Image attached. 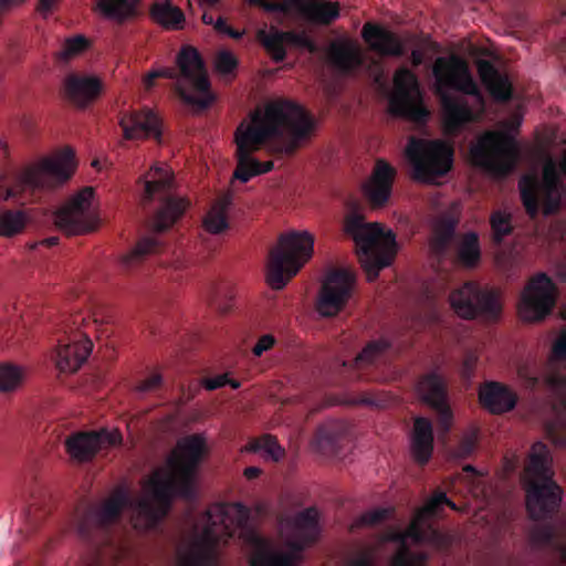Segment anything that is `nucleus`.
Segmentation results:
<instances>
[{
  "label": "nucleus",
  "mask_w": 566,
  "mask_h": 566,
  "mask_svg": "<svg viewBox=\"0 0 566 566\" xmlns=\"http://www.w3.org/2000/svg\"><path fill=\"white\" fill-rule=\"evenodd\" d=\"M313 128V118L301 105L289 99H274L263 109H255L250 115V123L242 122L235 130L237 167L233 177L245 184L254 176L271 171L273 161H259L252 154L271 140H285L275 151L291 155Z\"/></svg>",
  "instance_id": "f257e3e1"
},
{
  "label": "nucleus",
  "mask_w": 566,
  "mask_h": 566,
  "mask_svg": "<svg viewBox=\"0 0 566 566\" xmlns=\"http://www.w3.org/2000/svg\"><path fill=\"white\" fill-rule=\"evenodd\" d=\"M178 453L170 459L174 473L169 478L156 474L149 480L153 500L137 503V513L146 526H154L168 514L175 496L192 500L196 496L195 481L198 469L207 454L203 436L195 433L178 441Z\"/></svg>",
  "instance_id": "f03ea898"
},
{
  "label": "nucleus",
  "mask_w": 566,
  "mask_h": 566,
  "mask_svg": "<svg viewBox=\"0 0 566 566\" xmlns=\"http://www.w3.org/2000/svg\"><path fill=\"white\" fill-rule=\"evenodd\" d=\"M432 73L436 78V94L439 96L444 113L448 130L459 132L467 124L476 119V115L464 97L454 96L450 90L475 98L484 107V97L473 78L465 60L458 55L437 57Z\"/></svg>",
  "instance_id": "7ed1b4c3"
},
{
  "label": "nucleus",
  "mask_w": 566,
  "mask_h": 566,
  "mask_svg": "<svg viewBox=\"0 0 566 566\" xmlns=\"http://www.w3.org/2000/svg\"><path fill=\"white\" fill-rule=\"evenodd\" d=\"M250 518V510L242 503H216L203 516L202 532L190 547L178 556L177 566H217L218 546L234 537Z\"/></svg>",
  "instance_id": "20e7f679"
},
{
  "label": "nucleus",
  "mask_w": 566,
  "mask_h": 566,
  "mask_svg": "<svg viewBox=\"0 0 566 566\" xmlns=\"http://www.w3.org/2000/svg\"><path fill=\"white\" fill-rule=\"evenodd\" d=\"M176 67L151 70L144 78V87L149 91L157 78L175 80V91L180 99L196 111H205L211 106L214 95L199 51L191 45H184L176 56Z\"/></svg>",
  "instance_id": "39448f33"
},
{
  "label": "nucleus",
  "mask_w": 566,
  "mask_h": 566,
  "mask_svg": "<svg viewBox=\"0 0 566 566\" xmlns=\"http://www.w3.org/2000/svg\"><path fill=\"white\" fill-rule=\"evenodd\" d=\"M553 476L549 449L537 441L532 446L524 479L526 509L534 521L552 517L560 506L563 490Z\"/></svg>",
  "instance_id": "423d86ee"
},
{
  "label": "nucleus",
  "mask_w": 566,
  "mask_h": 566,
  "mask_svg": "<svg viewBox=\"0 0 566 566\" xmlns=\"http://www.w3.org/2000/svg\"><path fill=\"white\" fill-rule=\"evenodd\" d=\"M345 232L354 240L356 253L368 281L378 277L380 270L390 265L396 252V235L379 223H366L357 212L345 219Z\"/></svg>",
  "instance_id": "0eeeda50"
},
{
  "label": "nucleus",
  "mask_w": 566,
  "mask_h": 566,
  "mask_svg": "<svg viewBox=\"0 0 566 566\" xmlns=\"http://www.w3.org/2000/svg\"><path fill=\"white\" fill-rule=\"evenodd\" d=\"M314 237L307 231H291L280 235L269 254L268 282L274 290L283 289L312 258Z\"/></svg>",
  "instance_id": "6e6552de"
},
{
  "label": "nucleus",
  "mask_w": 566,
  "mask_h": 566,
  "mask_svg": "<svg viewBox=\"0 0 566 566\" xmlns=\"http://www.w3.org/2000/svg\"><path fill=\"white\" fill-rule=\"evenodd\" d=\"M144 184V201L158 199L160 208L155 213L153 228L157 232L168 230L186 211L188 201L171 193L174 186L172 172L164 166L153 167L148 174L140 177Z\"/></svg>",
  "instance_id": "1a4fd4ad"
},
{
  "label": "nucleus",
  "mask_w": 566,
  "mask_h": 566,
  "mask_svg": "<svg viewBox=\"0 0 566 566\" xmlns=\"http://www.w3.org/2000/svg\"><path fill=\"white\" fill-rule=\"evenodd\" d=\"M453 148L448 143L410 137L406 147L415 180L432 184L446 176L453 166Z\"/></svg>",
  "instance_id": "9d476101"
},
{
  "label": "nucleus",
  "mask_w": 566,
  "mask_h": 566,
  "mask_svg": "<svg viewBox=\"0 0 566 566\" xmlns=\"http://www.w3.org/2000/svg\"><path fill=\"white\" fill-rule=\"evenodd\" d=\"M472 164L488 174L504 178L515 168L518 149L514 140L496 132L480 136L470 149Z\"/></svg>",
  "instance_id": "9b49d317"
},
{
  "label": "nucleus",
  "mask_w": 566,
  "mask_h": 566,
  "mask_svg": "<svg viewBox=\"0 0 566 566\" xmlns=\"http://www.w3.org/2000/svg\"><path fill=\"white\" fill-rule=\"evenodd\" d=\"M518 187L523 206L531 218L538 214V192H541L545 214H553L559 210L564 184L554 159L546 160L541 185L535 177L524 176Z\"/></svg>",
  "instance_id": "f8f14e48"
},
{
  "label": "nucleus",
  "mask_w": 566,
  "mask_h": 566,
  "mask_svg": "<svg viewBox=\"0 0 566 566\" xmlns=\"http://www.w3.org/2000/svg\"><path fill=\"white\" fill-rule=\"evenodd\" d=\"M250 4L268 13H280L313 25L327 27L340 15V6L329 0H249Z\"/></svg>",
  "instance_id": "ddd939ff"
},
{
  "label": "nucleus",
  "mask_w": 566,
  "mask_h": 566,
  "mask_svg": "<svg viewBox=\"0 0 566 566\" xmlns=\"http://www.w3.org/2000/svg\"><path fill=\"white\" fill-rule=\"evenodd\" d=\"M142 499L133 502L124 492H118L111 499L105 501L99 507L90 509L78 523V533L82 538L88 542L94 541L95 533H107L113 524H115L125 507L134 509V527L142 530H151L157 527L158 522L154 526H146L143 516L137 513V503Z\"/></svg>",
  "instance_id": "4468645a"
},
{
  "label": "nucleus",
  "mask_w": 566,
  "mask_h": 566,
  "mask_svg": "<svg viewBox=\"0 0 566 566\" xmlns=\"http://www.w3.org/2000/svg\"><path fill=\"white\" fill-rule=\"evenodd\" d=\"M75 154L71 148H64L55 157L44 159L38 168L25 170L17 184L7 189L6 199H15L21 191L43 188L46 178L64 182L72 176Z\"/></svg>",
  "instance_id": "2eb2a0df"
},
{
  "label": "nucleus",
  "mask_w": 566,
  "mask_h": 566,
  "mask_svg": "<svg viewBox=\"0 0 566 566\" xmlns=\"http://www.w3.org/2000/svg\"><path fill=\"white\" fill-rule=\"evenodd\" d=\"M557 295V285L551 276L544 272L533 275L521 295L520 317L525 322L543 321L555 307Z\"/></svg>",
  "instance_id": "dca6fc26"
},
{
  "label": "nucleus",
  "mask_w": 566,
  "mask_h": 566,
  "mask_svg": "<svg viewBox=\"0 0 566 566\" xmlns=\"http://www.w3.org/2000/svg\"><path fill=\"white\" fill-rule=\"evenodd\" d=\"M450 303L454 312L465 319L476 316L494 318L501 312L497 292L476 282H467L454 290L450 294Z\"/></svg>",
  "instance_id": "f3484780"
},
{
  "label": "nucleus",
  "mask_w": 566,
  "mask_h": 566,
  "mask_svg": "<svg viewBox=\"0 0 566 566\" xmlns=\"http://www.w3.org/2000/svg\"><path fill=\"white\" fill-rule=\"evenodd\" d=\"M256 39L275 63L283 62L287 56V48L306 51L315 54L318 45L306 29L282 30L277 27H270L269 30H259Z\"/></svg>",
  "instance_id": "a211bd4d"
},
{
  "label": "nucleus",
  "mask_w": 566,
  "mask_h": 566,
  "mask_svg": "<svg viewBox=\"0 0 566 566\" xmlns=\"http://www.w3.org/2000/svg\"><path fill=\"white\" fill-rule=\"evenodd\" d=\"M67 319L61 326L63 335L56 338V367L63 373H74L86 361L93 343L78 329V317L73 319V326Z\"/></svg>",
  "instance_id": "6ab92c4d"
},
{
  "label": "nucleus",
  "mask_w": 566,
  "mask_h": 566,
  "mask_svg": "<svg viewBox=\"0 0 566 566\" xmlns=\"http://www.w3.org/2000/svg\"><path fill=\"white\" fill-rule=\"evenodd\" d=\"M396 91L389 98V111L392 115L416 123H423L429 116L427 108L412 98L411 92L418 90V80L413 72L400 67L394 76Z\"/></svg>",
  "instance_id": "aec40b11"
},
{
  "label": "nucleus",
  "mask_w": 566,
  "mask_h": 566,
  "mask_svg": "<svg viewBox=\"0 0 566 566\" xmlns=\"http://www.w3.org/2000/svg\"><path fill=\"white\" fill-rule=\"evenodd\" d=\"M355 283L354 274L344 269L332 270L324 280L317 302L322 316L338 314L349 300Z\"/></svg>",
  "instance_id": "412c9836"
},
{
  "label": "nucleus",
  "mask_w": 566,
  "mask_h": 566,
  "mask_svg": "<svg viewBox=\"0 0 566 566\" xmlns=\"http://www.w3.org/2000/svg\"><path fill=\"white\" fill-rule=\"evenodd\" d=\"M122 442L118 431H77L71 433L64 442L66 453L73 462H91L103 448Z\"/></svg>",
  "instance_id": "4be33fe9"
},
{
  "label": "nucleus",
  "mask_w": 566,
  "mask_h": 566,
  "mask_svg": "<svg viewBox=\"0 0 566 566\" xmlns=\"http://www.w3.org/2000/svg\"><path fill=\"white\" fill-rule=\"evenodd\" d=\"M93 199V189L86 187L76 193L70 202L61 208L54 216L55 226L67 235H77L91 232L93 226L86 216Z\"/></svg>",
  "instance_id": "5701e85b"
},
{
  "label": "nucleus",
  "mask_w": 566,
  "mask_h": 566,
  "mask_svg": "<svg viewBox=\"0 0 566 566\" xmlns=\"http://www.w3.org/2000/svg\"><path fill=\"white\" fill-rule=\"evenodd\" d=\"M417 389L422 401L438 413L440 427L448 431L452 412L447 401V385L442 376L437 371L423 375L418 381Z\"/></svg>",
  "instance_id": "b1692460"
},
{
  "label": "nucleus",
  "mask_w": 566,
  "mask_h": 566,
  "mask_svg": "<svg viewBox=\"0 0 566 566\" xmlns=\"http://www.w3.org/2000/svg\"><path fill=\"white\" fill-rule=\"evenodd\" d=\"M119 126L127 140L149 137L159 140L161 137L160 119L150 108L123 113Z\"/></svg>",
  "instance_id": "393cba45"
},
{
  "label": "nucleus",
  "mask_w": 566,
  "mask_h": 566,
  "mask_svg": "<svg viewBox=\"0 0 566 566\" xmlns=\"http://www.w3.org/2000/svg\"><path fill=\"white\" fill-rule=\"evenodd\" d=\"M396 169L384 159L376 161L371 177L364 186V193L374 208L382 207L387 203L391 190Z\"/></svg>",
  "instance_id": "a878e982"
},
{
  "label": "nucleus",
  "mask_w": 566,
  "mask_h": 566,
  "mask_svg": "<svg viewBox=\"0 0 566 566\" xmlns=\"http://www.w3.org/2000/svg\"><path fill=\"white\" fill-rule=\"evenodd\" d=\"M476 70L482 84L496 102H509L513 96V86L507 74L502 73L495 64L485 59L476 61Z\"/></svg>",
  "instance_id": "bb28decb"
},
{
  "label": "nucleus",
  "mask_w": 566,
  "mask_h": 566,
  "mask_svg": "<svg viewBox=\"0 0 566 566\" xmlns=\"http://www.w3.org/2000/svg\"><path fill=\"white\" fill-rule=\"evenodd\" d=\"M479 400L491 413L501 415L515 408L517 395L502 382L486 381L480 388Z\"/></svg>",
  "instance_id": "cd10ccee"
},
{
  "label": "nucleus",
  "mask_w": 566,
  "mask_h": 566,
  "mask_svg": "<svg viewBox=\"0 0 566 566\" xmlns=\"http://www.w3.org/2000/svg\"><path fill=\"white\" fill-rule=\"evenodd\" d=\"M64 90L70 102L84 108L98 97L102 82L95 76L71 74L65 78Z\"/></svg>",
  "instance_id": "c85d7f7f"
},
{
  "label": "nucleus",
  "mask_w": 566,
  "mask_h": 566,
  "mask_svg": "<svg viewBox=\"0 0 566 566\" xmlns=\"http://www.w3.org/2000/svg\"><path fill=\"white\" fill-rule=\"evenodd\" d=\"M364 40L370 49L384 56H402L405 46L401 40L391 31L379 25L366 23L361 31Z\"/></svg>",
  "instance_id": "c756f323"
},
{
  "label": "nucleus",
  "mask_w": 566,
  "mask_h": 566,
  "mask_svg": "<svg viewBox=\"0 0 566 566\" xmlns=\"http://www.w3.org/2000/svg\"><path fill=\"white\" fill-rule=\"evenodd\" d=\"M295 538L290 542V546L302 552L307 546L314 544L319 535L318 512L315 507H308L300 512L294 518Z\"/></svg>",
  "instance_id": "7c9ffc66"
},
{
  "label": "nucleus",
  "mask_w": 566,
  "mask_h": 566,
  "mask_svg": "<svg viewBox=\"0 0 566 566\" xmlns=\"http://www.w3.org/2000/svg\"><path fill=\"white\" fill-rule=\"evenodd\" d=\"M411 450L419 464L423 465L430 460L433 451V429L429 419L423 417L415 419Z\"/></svg>",
  "instance_id": "2f4dec72"
},
{
  "label": "nucleus",
  "mask_w": 566,
  "mask_h": 566,
  "mask_svg": "<svg viewBox=\"0 0 566 566\" xmlns=\"http://www.w3.org/2000/svg\"><path fill=\"white\" fill-rule=\"evenodd\" d=\"M329 59L332 64L345 74L355 72L365 62L360 49L353 43L333 44Z\"/></svg>",
  "instance_id": "473e14b6"
},
{
  "label": "nucleus",
  "mask_w": 566,
  "mask_h": 566,
  "mask_svg": "<svg viewBox=\"0 0 566 566\" xmlns=\"http://www.w3.org/2000/svg\"><path fill=\"white\" fill-rule=\"evenodd\" d=\"M140 0H99L98 7L105 18L123 25L140 14Z\"/></svg>",
  "instance_id": "72a5a7b5"
},
{
  "label": "nucleus",
  "mask_w": 566,
  "mask_h": 566,
  "mask_svg": "<svg viewBox=\"0 0 566 566\" xmlns=\"http://www.w3.org/2000/svg\"><path fill=\"white\" fill-rule=\"evenodd\" d=\"M150 15L154 21L167 29H181L185 22L182 11L174 7L169 0H156L150 8Z\"/></svg>",
  "instance_id": "f704fd0d"
},
{
  "label": "nucleus",
  "mask_w": 566,
  "mask_h": 566,
  "mask_svg": "<svg viewBox=\"0 0 566 566\" xmlns=\"http://www.w3.org/2000/svg\"><path fill=\"white\" fill-rule=\"evenodd\" d=\"M251 566H295L293 557L274 551L263 541H259L250 557Z\"/></svg>",
  "instance_id": "c9c22d12"
},
{
  "label": "nucleus",
  "mask_w": 566,
  "mask_h": 566,
  "mask_svg": "<svg viewBox=\"0 0 566 566\" xmlns=\"http://www.w3.org/2000/svg\"><path fill=\"white\" fill-rule=\"evenodd\" d=\"M389 539L399 544V549L391 559V566H424L426 555L415 554L409 549L405 531L392 532Z\"/></svg>",
  "instance_id": "e433bc0d"
},
{
  "label": "nucleus",
  "mask_w": 566,
  "mask_h": 566,
  "mask_svg": "<svg viewBox=\"0 0 566 566\" xmlns=\"http://www.w3.org/2000/svg\"><path fill=\"white\" fill-rule=\"evenodd\" d=\"M481 260V248L479 235L475 232H468L463 235L457 248V261L460 265L473 269Z\"/></svg>",
  "instance_id": "4c0bfd02"
},
{
  "label": "nucleus",
  "mask_w": 566,
  "mask_h": 566,
  "mask_svg": "<svg viewBox=\"0 0 566 566\" xmlns=\"http://www.w3.org/2000/svg\"><path fill=\"white\" fill-rule=\"evenodd\" d=\"M230 205V198L224 197L210 208L203 219L206 231L212 234H219L229 228L228 209Z\"/></svg>",
  "instance_id": "58836bf2"
},
{
  "label": "nucleus",
  "mask_w": 566,
  "mask_h": 566,
  "mask_svg": "<svg viewBox=\"0 0 566 566\" xmlns=\"http://www.w3.org/2000/svg\"><path fill=\"white\" fill-rule=\"evenodd\" d=\"M158 245L159 243L155 238L147 237L140 239L135 248L122 258V268L126 271L137 268L147 255L157 252Z\"/></svg>",
  "instance_id": "ea45409f"
},
{
  "label": "nucleus",
  "mask_w": 566,
  "mask_h": 566,
  "mask_svg": "<svg viewBox=\"0 0 566 566\" xmlns=\"http://www.w3.org/2000/svg\"><path fill=\"white\" fill-rule=\"evenodd\" d=\"M392 344L388 338H379L370 340L361 349L355 359V364L358 368L376 364L386 352L391 348Z\"/></svg>",
  "instance_id": "a19ab883"
},
{
  "label": "nucleus",
  "mask_w": 566,
  "mask_h": 566,
  "mask_svg": "<svg viewBox=\"0 0 566 566\" xmlns=\"http://www.w3.org/2000/svg\"><path fill=\"white\" fill-rule=\"evenodd\" d=\"M91 45L90 40L83 34H75L64 39L61 49L55 53L59 63H69L85 52Z\"/></svg>",
  "instance_id": "79ce46f5"
},
{
  "label": "nucleus",
  "mask_w": 566,
  "mask_h": 566,
  "mask_svg": "<svg viewBox=\"0 0 566 566\" xmlns=\"http://www.w3.org/2000/svg\"><path fill=\"white\" fill-rule=\"evenodd\" d=\"M455 223L452 220H442L433 231L430 248L437 256L446 255L450 242L454 237Z\"/></svg>",
  "instance_id": "37998d69"
},
{
  "label": "nucleus",
  "mask_w": 566,
  "mask_h": 566,
  "mask_svg": "<svg viewBox=\"0 0 566 566\" xmlns=\"http://www.w3.org/2000/svg\"><path fill=\"white\" fill-rule=\"evenodd\" d=\"M23 371L12 364L0 365V392L15 390L22 382Z\"/></svg>",
  "instance_id": "c03bdc74"
},
{
  "label": "nucleus",
  "mask_w": 566,
  "mask_h": 566,
  "mask_svg": "<svg viewBox=\"0 0 566 566\" xmlns=\"http://www.w3.org/2000/svg\"><path fill=\"white\" fill-rule=\"evenodd\" d=\"M24 227V217L20 211H6L0 214V234L13 237L22 231Z\"/></svg>",
  "instance_id": "a18cd8bd"
},
{
  "label": "nucleus",
  "mask_w": 566,
  "mask_h": 566,
  "mask_svg": "<svg viewBox=\"0 0 566 566\" xmlns=\"http://www.w3.org/2000/svg\"><path fill=\"white\" fill-rule=\"evenodd\" d=\"M408 541H412L415 544H421L428 541L430 536L432 542L440 543L442 542V535L432 530L430 534H428L421 526L419 520L412 521L409 526L405 530Z\"/></svg>",
  "instance_id": "49530a36"
},
{
  "label": "nucleus",
  "mask_w": 566,
  "mask_h": 566,
  "mask_svg": "<svg viewBox=\"0 0 566 566\" xmlns=\"http://www.w3.org/2000/svg\"><path fill=\"white\" fill-rule=\"evenodd\" d=\"M252 449L254 451H264L273 461L277 462L284 457V449L279 444L277 440L272 436H264L256 440Z\"/></svg>",
  "instance_id": "de8ad7c7"
},
{
  "label": "nucleus",
  "mask_w": 566,
  "mask_h": 566,
  "mask_svg": "<svg viewBox=\"0 0 566 566\" xmlns=\"http://www.w3.org/2000/svg\"><path fill=\"white\" fill-rule=\"evenodd\" d=\"M491 227L494 233V240L501 242L505 235L512 231L511 216L503 211H494L490 219Z\"/></svg>",
  "instance_id": "09e8293b"
},
{
  "label": "nucleus",
  "mask_w": 566,
  "mask_h": 566,
  "mask_svg": "<svg viewBox=\"0 0 566 566\" xmlns=\"http://www.w3.org/2000/svg\"><path fill=\"white\" fill-rule=\"evenodd\" d=\"M531 541L538 546H546L553 543L555 531L551 524L536 525L531 531Z\"/></svg>",
  "instance_id": "8fccbe9b"
},
{
  "label": "nucleus",
  "mask_w": 566,
  "mask_h": 566,
  "mask_svg": "<svg viewBox=\"0 0 566 566\" xmlns=\"http://www.w3.org/2000/svg\"><path fill=\"white\" fill-rule=\"evenodd\" d=\"M478 431L473 430L465 434L461 441L459 442L457 449H455V457L459 459H467L469 458L475 450L478 444Z\"/></svg>",
  "instance_id": "3c124183"
},
{
  "label": "nucleus",
  "mask_w": 566,
  "mask_h": 566,
  "mask_svg": "<svg viewBox=\"0 0 566 566\" xmlns=\"http://www.w3.org/2000/svg\"><path fill=\"white\" fill-rule=\"evenodd\" d=\"M338 430L333 426H323L316 432V441L319 447L333 450L338 440Z\"/></svg>",
  "instance_id": "603ef678"
},
{
  "label": "nucleus",
  "mask_w": 566,
  "mask_h": 566,
  "mask_svg": "<svg viewBox=\"0 0 566 566\" xmlns=\"http://www.w3.org/2000/svg\"><path fill=\"white\" fill-rule=\"evenodd\" d=\"M238 66L237 57L229 51H221L216 57V69L219 73L227 75Z\"/></svg>",
  "instance_id": "864d4df0"
},
{
  "label": "nucleus",
  "mask_w": 566,
  "mask_h": 566,
  "mask_svg": "<svg viewBox=\"0 0 566 566\" xmlns=\"http://www.w3.org/2000/svg\"><path fill=\"white\" fill-rule=\"evenodd\" d=\"M390 515V510L388 509H376L373 511H368L364 513L359 520L358 524L361 526H376L387 520Z\"/></svg>",
  "instance_id": "5fc2aeb1"
},
{
  "label": "nucleus",
  "mask_w": 566,
  "mask_h": 566,
  "mask_svg": "<svg viewBox=\"0 0 566 566\" xmlns=\"http://www.w3.org/2000/svg\"><path fill=\"white\" fill-rule=\"evenodd\" d=\"M48 514L49 510L42 506V504L34 501L29 505L25 512L27 523L30 525V527L35 528L45 518Z\"/></svg>",
  "instance_id": "6e6d98bb"
},
{
  "label": "nucleus",
  "mask_w": 566,
  "mask_h": 566,
  "mask_svg": "<svg viewBox=\"0 0 566 566\" xmlns=\"http://www.w3.org/2000/svg\"><path fill=\"white\" fill-rule=\"evenodd\" d=\"M224 287H217L213 294L211 295L210 303L221 313H227L231 308V298L232 296L223 291Z\"/></svg>",
  "instance_id": "4d7b16f0"
},
{
  "label": "nucleus",
  "mask_w": 566,
  "mask_h": 566,
  "mask_svg": "<svg viewBox=\"0 0 566 566\" xmlns=\"http://www.w3.org/2000/svg\"><path fill=\"white\" fill-rule=\"evenodd\" d=\"M441 505H448L452 510H458L454 502H452L443 492L434 494L431 501L426 505L424 510L428 514L434 515L438 513Z\"/></svg>",
  "instance_id": "13d9d810"
},
{
  "label": "nucleus",
  "mask_w": 566,
  "mask_h": 566,
  "mask_svg": "<svg viewBox=\"0 0 566 566\" xmlns=\"http://www.w3.org/2000/svg\"><path fill=\"white\" fill-rule=\"evenodd\" d=\"M163 385V377L160 374L154 373L149 375L146 379L142 380L137 386V391L139 392H153L158 390Z\"/></svg>",
  "instance_id": "bf43d9fd"
},
{
  "label": "nucleus",
  "mask_w": 566,
  "mask_h": 566,
  "mask_svg": "<svg viewBox=\"0 0 566 566\" xmlns=\"http://www.w3.org/2000/svg\"><path fill=\"white\" fill-rule=\"evenodd\" d=\"M552 356L554 359L566 360V328L563 329L552 346Z\"/></svg>",
  "instance_id": "052dcab7"
},
{
  "label": "nucleus",
  "mask_w": 566,
  "mask_h": 566,
  "mask_svg": "<svg viewBox=\"0 0 566 566\" xmlns=\"http://www.w3.org/2000/svg\"><path fill=\"white\" fill-rule=\"evenodd\" d=\"M349 566H375L374 556L370 551H359L352 556L348 562Z\"/></svg>",
  "instance_id": "680f3d73"
},
{
  "label": "nucleus",
  "mask_w": 566,
  "mask_h": 566,
  "mask_svg": "<svg viewBox=\"0 0 566 566\" xmlns=\"http://www.w3.org/2000/svg\"><path fill=\"white\" fill-rule=\"evenodd\" d=\"M275 344V338L271 334L261 336L254 345L252 353L254 356L260 357L264 352L271 349Z\"/></svg>",
  "instance_id": "e2e57ef3"
},
{
  "label": "nucleus",
  "mask_w": 566,
  "mask_h": 566,
  "mask_svg": "<svg viewBox=\"0 0 566 566\" xmlns=\"http://www.w3.org/2000/svg\"><path fill=\"white\" fill-rule=\"evenodd\" d=\"M475 365L476 357L473 354L467 355L461 368V375L464 379L470 380L473 377Z\"/></svg>",
  "instance_id": "0e129e2a"
},
{
  "label": "nucleus",
  "mask_w": 566,
  "mask_h": 566,
  "mask_svg": "<svg viewBox=\"0 0 566 566\" xmlns=\"http://www.w3.org/2000/svg\"><path fill=\"white\" fill-rule=\"evenodd\" d=\"M227 381L228 375L223 374L211 378H205L202 385L207 390H216L226 386Z\"/></svg>",
  "instance_id": "69168bd1"
},
{
  "label": "nucleus",
  "mask_w": 566,
  "mask_h": 566,
  "mask_svg": "<svg viewBox=\"0 0 566 566\" xmlns=\"http://www.w3.org/2000/svg\"><path fill=\"white\" fill-rule=\"evenodd\" d=\"M261 472V469H259L258 467H248L244 469L243 474L248 480H253L259 478Z\"/></svg>",
  "instance_id": "338daca9"
},
{
  "label": "nucleus",
  "mask_w": 566,
  "mask_h": 566,
  "mask_svg": "<svg viewBox=\"0 0 566 566\" xmlns=\"http://www.w3.org/2000/svg\"><path fill=\"white\" fill-rule=\"evenodd\" d=\"M213 27L219 33L226 34L230 25L223 18L219 17L218 20L214 21Z\"/></svg>",
  "instance_id": "774afa93"
}]
</instances>
